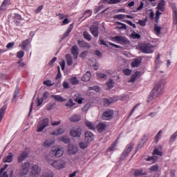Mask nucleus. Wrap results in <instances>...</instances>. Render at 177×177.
Masks as SVG:
<instances>
[{"label": "nucleus", "instance_id": "f257e3e1", "mask_svg": "<svg viewBox=\"0 0 177 177\" xmlns=\"http://www.w3.org/2000/svg\"><path fill=\"white\" fill-rule=\"evenodd\" d=\"M161 86H162V84L161 82H158L155 84L148 97L147 103L153 102L154 99H157V97L161 95V92H162V88Z\"/></svg>", "mask_w": 177, "mask_h": 177}, {"label": "nucleus", "instance_id": "f03ea898", "mask_svg": "<svg viewBox=\"0 0 177 177\" xmlns=\"http://www.w3.org/2000/svg\"><path fill=\"white\" fill-rule=\"evenodd\" d=\"M110 39L112 42H116V44H120V45H127V44H129V40L124 36L111 37Z\"/></svg>", "mask_w": 177, "mask_h": 177}, {"label": "nucleus", "instance_id": "7ed1b4c3", "mask_svg": "<svg viewBox=\"0 0 177 177\" xmlns=\"http://www.w3.org/2000/svg\"><path fill=\"white\" fill-rule=\"evenodd\" d=\"M46 127H49V119L44 118L38 122L37 126V132H42Z\"/></svg>", "mask_w": 177, "mask_h": 177}, {"label": "nucleus", "instance_id": "20e7f679", "mask_svg": "<svg viewBox=\"0 0 177 177\" xmlns=\"http://www.w3.org/2000/svg\"><path fill=\"white\" fill-rule=\"evenodd\" d=\"M140 50L142 53L150 54L154 52V47L151 44H145L140 46Z\"/></svg>", "mask_w": 177, "mask_h": 177}, {"label": "nucleus", "instance_id": "39448f33", "mask_svg": "<svg viewBox=\"0 0 177 177\" xmlns=\"http://www.w3.org/2000/svg\"><path fill=\"white\" fill-rule=\"evenodd\" d=\"M51 167L56 169H63L66 167V161L63 160H55L50 164Z\"/></svg>", "mask_w": 177, "mask_h": 177}, {"label": "nucleus", "instance_id": "423d86ee", "mask_svg": "<svg viewBox=\"0 0 177 177\" xmlns=\"http://www.w3.org/2000/svg\"><path fill=\"white\" fill-rule=\"evenodd\" d=\"M63 150H62L60 148L58 147H53L51 151H50V157H62L63 156Z\"/></svg>", "mask_w": 177, "mask_h": 177}, {"label": "nucleus", "instance_id": "0eeeda50", "mask_svg": "<svg viewBox=\"0 0 177 177\" xmlns=\"http://www.w3.org/2000/svg\"><path fill=\"white\" fill-rule=\"evenodd\" d=\"M20 174L22 176H24L25 175H27L28 173V171H30V162H25L22 163L20 167Z\"/></svg>", "mask_w": 177, "mask_h": 177}, {"label": "nucleus", "instance_id": "6e6552de", "mask_svg": "<svg viewBox=\"0 0 177 177\" xmlns=\"http://www.w3.org/2000/svg\"><path fill=\"white\" fill-rule=\"evenodd\" d=\"M113 115H114V111H113V110L105 111L102 113V120H105L106 121H110V120L113 118Z\"/></svg>", "mask_w": 177, "mask_h": 177}, {"label": "nucleus", "instance_id": "1a4fd4ad", "mask_svg": "<svg viewBox=\"0 0 177 177\" xmlns=\"http://www.w3.org/2000/svg\"><path fill=\"white\" fill-rule=\"evenodd\" d=\"M71 136L73 138H81V135H82V129L81 128L73 129L70 131Z\"/></svg>", "mask_w": 177, "mask_h": 177}, {"label": "nucleus", "instance_id": "9d476101", "mask_svg": "<svg viewBox=\"0 0 177 177\" xmlns=\"http://www.w3.org/2000/svg\"><path fill=\"white\" fill-rule=\"evenodd\" d=\"M133 149V144L131 143L129 145H128L126 147V149H124V151H123L122 154L121 155L120 158H125L127 157V156H128L129 154V153H131V151H132V149Z\"/></svg>", "mask_w": 177, "mask_h": 177}, {"label": "nucleus", "instance_id": "9b49d317", "mask_svg": "<svg viewBox=\"0 0 177 177\" xmlns=\"http://www.w3.org/2000/svg\"><path fill=\"white\" fill-rule=\"evenodd\" d=\"M90 32L95 37H99V26L96 25H91L90 26Z\"/></svg>", "mask_w": 177, "mask_h": 177}, {"label": "nucleus", "instance_id": "f8f14e48", "mask_svg": "<svg viewBox=\"0 0 177 177\" xmlns=\"http://www.w3.org/2000/svg\"><path fill=\"white\" fill-rule=\"evenodd\" d=\"M71 52L73 56V59L77 60V59H78V55H80V52L78 51V46H73L71 49Z\"/></svg>", "mask_w": 177, "mask_h": 177}, {"label": "nucleus", "instance_id": "ddd939ff", "mask_svg": "<svg viewBox=\"0 0 177 177\" xmlns=\"http://www.w3.org/2000/svg\"><path fill=\"white\" fill-rule=\"evenodd\" d=\"M85 142H88L91 143L92 140H93V133L91 131H86L85 132V137H84Z\"/></svg>", "mask_w": 177, "mask_h": 177}, {"label": "nucleus", "instance_id": "4468645a", "mask_svg": "<svg viewBox=\"0 0 177 177\" xmlns=\"http://www.w3.org/2000/svg\"><path fill=\"white\" fill-rule=\"evenodd\" d=\"M113 19H117L118 20H122L124 19H133V17L124 14H119L114 15Z\"/></svg>", "mask_w": 177, "mask_h": 177}, {"label": "nucleus", "instance_id": "2eb2a0df", "mask_svg": "<svg viewBox=\"0 0 177 177\" xmlns=\"http://www.w3.org/2000/svg\"><path fill=\"white\" fill-rule=\"evenodd\" d=\"M96 128H97L98 132L100 133H102V132H103V131H104V129H106V128H107V124H106V123H104V122H100L96 126Z\"/></svg>", "mask_w": 177, "mask_h": 177}, {"label": "nucleus", "instance_id": "dca6fc26", "mask_svg": "<svg viewBox=\"0 0 177 177\" xmlns=\"http://www.w3.org/2000/svg\"><path fill=\"white\" fill-rule=\"evenodd\" d=\"M156 9L160 12H165V1L160 0L158 3Z\"/></svg>", "mask_w": 177, "mask_h": 177}, {"label": "nucleus", "instance_id": "f3484780", "mask_svg": "<svg viewBox=\"0 0 177 177\" xmlns=\"http://www.w3.org/2000/svg\"><path fill=\"white\" fill-rule=\"evenodd\" d=\"M39 172H41V169L38 165H32V170L31 171L32 175H39Z\"/></svg>", "mask_w": 177, "mask_h": 177}, {"label": "nucleus", "instance_id": "a211bd4d", "mask_svg": "<svg viewBox=\"0 0 177 177\" xmlns=\"http://www.w3.org/2000/svg\"><path fill=\"white\" fill-rule=\"evenodd\" d=\"M64 132H66V130L64 129L59 128V129H57L53 131L50 133V135L57 136V135H62V133H64Z\"/></svg>", "mask_w": 177, "mask_h": 177}, {"label": "nucleus", "instance_id": "6ab92c4d", "mask_svg": "<svg viewBox=\"0 0 177 177\" xmlns=\"http://www.w3.org/2000/svg\"><path fill=\"white\" fill-rule=\"evenodd\" d=\"M162 149V146H159L158 148L156 147L152 152L153 156H160V157L162 156V151H161Z\"/></svg>", "mask_w": 177, "mask_h": 177}, {"label": "nucleus", "instance_id": "aec40b11", "mask_svg": "<svg viewBox=\"0 0 177 177\" xmlns=\"http://www.w3.org/2000/svg\"><path fill=\"white\" fill-rule=\"evenodd\" d=\"M142 63V57H139L137 59H135L132 62H131V67H139L140 66V64Z\"/></svg>", "mask_w": 177, "mask_h": 177}, {"label": "nucleus", "instance_id": "412c9836", "mask_svg": "<svg viewBox=\"0 0 177 177\" xmlns=\"http://www.w3.org/2000/svg\"><path fill=\"white\" fill-rule=\"evenodd\" d=\"M27 156H28V153L26 151H23L21 153V154L18 156V162L20 164L23 162L24 160H26L27 158Z\"/></svg>", "mask_w": 177, "mask_h": 177}, {"label": "nucleus", "instance_id": "4be33fe9", "mask_svg": "<svg viewBox=\"0 0 177 177\" xmlns=\"http://www.w3.org/2000/svg\"><path fill=\"white\" fill-rule=\"evenodd\" d=\"M77 44L80 48H86L87 49L91 48L89 44L85 42L84 40H78Z\"/></svg>", "mask_w": 177, "mask_h": 177}, {"label": "nucleus", "instance_id": "5701e85b", "mask_svg": "<svg viewBox=\"0 0 177 177\" xmlns=\"http://www.w3.org/2000/svg\"><path fill=\"white\" fill-rule=\"evenodd\" d=\"M91 72L87 71V72L82 76V80L84 82H88V81H90V80H91Z\"/></svg>", "mask_w": 177, "mask_h": 177}, {"label": "nucleus", "instance_id": "b1692460", "mask_svg": "<svg viewBox=\"0 0 177 177\" xmlns=\"http://www.w3.org/2000/svg\"><path fill=\"white\" fill-rule=\"evenodd\" d=\"M13 161V153L10 152L8 155L3 158V162H12Z\"/></svg>", "mask_w": 177, "mask_h": 177}, {"label": "nucleus", "instance_id": "393cba45", "mask_svg": "<svg viewBox=\"0 0 177 177\" xmlns=\"http://www.w3.org/2000/svg\"><path fill=\"white\" fill-rule=\"evenodd\" d=\"M68 154H76V153H78V147L69 146L68 147Z\"/></svg>", "mask_w": 177, "mask_h": 177}, {"label": "nucleus", "instance_id": "a878e982", "mask_svg": "<svg viewBox=\"0 0 177 177\" xmlns=\"http://www.w3.org/2000/svg\"><path fill=\"white\" fill-rule=\"evenodd\" d=\"M117 143H118V138H117L115 141L111 145V146L106 149V151H114V150H115V146H117Z\"/></svg>", "mask_w": 177, "mask_h": 177}, {"label": "nucleus", "instance_id": "bb28decb", "mask_svg": "<svg viewBox=\"0 0 177 177\" xmlns=\"http://www.w3.org/2000/svg\"><path fill=\"white\" fill-rule=\"evenodd\" d=\"M5 111H6V106H3L0 109V124L2 122V120H3V117H5Z\"/></svg>", "mask_w": 177, "mask_h": 177}, {"label": "nucleus", "instance_id": "cd10ccee", "mask_svg": "<svg viewBox=\"0 0 177 177\" xmlns=\"http://www.w3.org/2000/svg\"><path fill=\"white\" fill-rule=\"evenodd\" d=\"M51 97H53V99H55V102H66V100L59 95H52Z\"/></svg>", "mask_w": 177, "mask_h": 177}, {"label": "nucleus", "instance_id": "c85d7f7f", "mask_svg": "<svg viewBox=\"0 0 177 177\" xmlns=\"http://www.w3.org/2000/svg\"><path fill=\"white\" fill-rule=\"evenodd\" d=\"M8 5H10V0H4L2 2V4L0 7V9L1 10H6V6H8Z\"/></svg>", "mask_w": 177, "mask_h": 177}, {"label": "nucleus", "instance_id": "c756f323", "mask_svg": "<svg viewBox=\"0 0 177 177\" xmlns=\"http://www.w3.org/2000/svg\"><path fill=\"white\" fill-rule=\"evenodd\" d=\"M65 106L68 109H72V107H74V106H75V103L74 102L73 99L70 98L65 104Z\"/></svg>", "mask_w": 177, "mask_h": 177}, {"label": "nucleus", "instance_id": "7c9ffc66", "mask_svg": "<svg viewBox=\"0 0 177 177\" xmlns=\"http://www.w3.org/2000/svg\"><path fill=\"white\" fill-rule=\"evenodd\" d=\"M85 125L88 127V129H91V131H93L94 129H96V126L95 124L89 122V121H86L85 122Z\"/></svg>", "mask_w": 177, "mask_h": 177}, {"label": "nucleus", "instance_id": "2f4dec72", "mask_svg": "<svg viewBox=\"0 0 177 177\" xmlns=\"http://www.w3.org/2000/svg\"><path fill=\"white\" fill-rule=\"evenodd\" d=\"M66 60L67 66H73V57L70 54L66 55Z\"/></svg>", "mask_w": 177, "mask_h": 177}, {"label": "nucleus", "instance_id": "473e14b6", "mask_svg": "<svg viewBox=\"0 0 177 177\" xmlns=\"http://www.w3.org/2000/svg\"><path fill=\"white\" fill-rule=\"evenodd\" d=\"M55 143V140H46V141L44 142L43 145L44 147H50L52 145Z\"/></svg>", "mask_w": 177, "mask_h": 177}, {"label": "nucleus", "instance_id": "72a5a7b5", "mask_svg": "<svg viewBox=\"0 0 177 177\" xmlns=\"http://www.w3.org/2000/svg\"><path fill=\"white\" fill-rule=\"evenodd\" d=\"M139 75H140V71L135 72V73L133 74L131 77L130 82H135V81H136V78H138Z\"/></svg>", "mask_w": 177, "mask_h": 177}, {"label": "nucleus", "instance_id": "f704fd0d", "mask_svg": "<svg viewBox=\"0 0 177 177\" xmlns=\"http://www.w3.org/2000/svg\"><path fill=\"white\" fill-rule=\"evenodd\" d=\"M88 146H89V142L88 141L84 140V142H79V147L80 149H82L83 150H84V149H86Z\"/></svg>", "mask_w": 177, "mask_h": 177}, {"label": "nucleus", "instance_id": "c9c22d12", "mask_svg": "<svg viewBox=\"0 0 177 177\" xmlns=\"http://www.w3.org/2000/svg\"><path fill=\"white\" fill-rule=\"evenodd\" d=\"M81 120V116L79 115H73L70 118V121L72 122H78Z\"/></svg>", "mask_w": 177, "mask_h": 177}, {"label": "nucleus", "instance_id": "e433bc0d", "mask_svg": "<svg viewBox=\"0 0 177 177\" xmlns=\"http://www.w3.org/2000/svg\"><path fill=\"white\" fill-rule=\"evenodd\" d=\"M71 84L73 85H78L80 84V80H78V77H72L70 78Z\"/></svg>", "mask_w": 177, "mask_h": 177}, {"label": "nucleus", "instance_id": "4c0bfd02", "mask_svg": "<svg viewBox=\"0 0 177 177\" xmlns=\"http://www.w3.org/2000/svg\"><path fill=\"white\" fill-rule=\"evenodd\" d=\"M103 102H104V106H110V104H112V103H114V100L113 99L109 100L107 98H104Z\"/></svg>", "mask_w": 177, "mask_h": 177}, {"label": "nucleus", "instance_id": "58836bf2", "mask_svg": "<svg viewBox=\"0 0 177 177\" xmlns=\"http://www.w3.org/2000/svg\"><path fill=\"white\" fill-rule=\"evenodd\" d=\"M44 85H46V86H53L55 85V82H52L50 80H46L43 82Z\"/></svg>", "mask_w": 177, "mask_h": 177}, {"label": "nucleus", "instance_id": "ea45409f", "mask_svg": "<svg viewBox=\"0 0 177 177\" xmlns=\"http://www.w3.org/2000/svg\"><path fill=\"white\" fill-rule=\"evenodd\" d=\"M114 80L111 79L108 82L106 83V86H108L109 89H111L114 87Z\"/></svg>", "mask_w": 177, "mask_h": 177}, {"label": "nucleus", "instance_id": "a19ab883", "mask_svg": "<svg viewBox=\"0 0 177 177\" xmlns=\"http://www.w3.org/2000/svg\"><path fill=\"white\" fill-rule=\"evenodd\" d=\"M162 15L160 10H156V15H155V21L156 23H158V20H160V17Z\"/></svg>", "mask_w": 177, "mask_h": 177}, {"label": "nucleus", "instance_id": "79ce46f5", "mask_svg": "<svg viewBox=\"0 0 177 177\" xmlns=\"http://www.w3.org/2000/svg\"><path fill=\"white\" fill-rule=\"evenodd\" d=\"M133 175L134 176H140L142 175H145V174L143 173V169H137L135 171Z\"/></svg>", "mask_w": 177, "mask_h": 177}, {"label": "nucleus", "instance_id": "37998d69", "mask_svg": "<svg viewBox=\"0 0 177 177\" xmlns=\"http://www.w3.org/2000/svg\"><path fill=\"white\" fill-rule=\"evenodd\" d=\"M83 36L84 39H86L87 41H91L92 39V36L89 35V32L84 31L83 33Z\"/></svg>", "mask_w": 177, "mask_h": 177}, {"label": "nucleus", "instance_id": "c03bdc74", "mask_svg": "<svg viewBox=\"0 0 177 177\" xmlns=\"http://www.w3.org/2000/svg\"><path fill=\"white\" fill-rule=\"evenodd\" d=\"M59 140L64 143H70V138L67 136L60 137Z\"/></svg>", "mask_w": 177, "mask_h": 177}, {"label": "nucleus", "instance_id": "a18cd8bd", "mask_svg": "<svg viewBox=\"0 0 177 177\" xmlns=\"http://www.w3.org/2000/svg\"><path fill=\"white\" fill-rule=\"evenodd\" d=\"M147 22V18H145V20L139 19L137 22V24L141 26V27H145L146 26V23Z\"/></svg>", "mask_w": 177, "mask_h": 177}, {"label": "nucleus", "instance_id": "49530a36", "mask_svg": "<svg viewBox=\"0 0 177 177\" xmlns=\"http://www.w3.org/2000/svg\"><path fill=\"white\" fill-rule=\"evenodd\" d=\"M40 177H53V172L52 171H48L41 175Z\"/></svg>", "mask_w": 177, "mask_h": 177}, {"label": "nucleus", "instance_id": "de8ad7c7", "mask_svg": "<svg viewBox=\"0 0 177 177\" xmlns=\"http://www.w3.org/2000/svg\"><path fill=\"white\" fill-rule=\"evenodd\" d=\"M4 171L5 168H1L0 169V177H9V176L8 175V172Z\"/></svg>", "mask_w": 177, "mask_h": 177}, {"label": "nucleus", "instance_id": "09e8293b", "mask_svg": "<svg viewBox=\"0 0 177 177\" xmlns=\"http://www.w3.org/2000/svg\"><path fill=\"white\" fill-rule=\"evenodd\" d=\"M162 133V131L160 130L155 136L154 140H156V143H158V140H160V139H161V133Z\"/></svg>", "mask_w": 177, "mask_h": 177}, {"label": "nucleus", "instance_id": "8fccbe9b", "mask_svg": "<svg viewBox=\"0 0 177 177\" xmlns=\"http://www.w3.org/2000/svg\"><path fill=\"white\" fill-rule=\"evenodd\" d=\"M122 0H109L107 1V3L109 5H115L116 3H121Z\"/></svg>", "mask_w": 177, "mask_h": 177}, {"label": "nucleus", "instance_id": "3c124183", "mask_svg": "<svg viewBox=\"0 0 177 177\" xmlns=\"http://www.w3.org/2000/svg\"><path fill=\"white\" fill-rule=\"evenodd\" d=\"M84 15L85 16L86 19H88V17H91L92 16V10H87L84 12Z\"/></svg>", "mask_w": 177, "mask_h": 177}, {"label": "nucleus", "instance_id": "603ef678", "mask_svg": "<svg viewBox=\"0 0 177 177\" xmlns=\"http://www.w3.org/2000/svg\"><path fill=\"white\" fill-rule=\"evenodd\" d=\"M22 49H26V48H27V46H28V39H27L26 40L24 41L21 45Z\"/></svg>", "mask_w": 177, "mask_h": 177}, {"label": "nucleus", "instance_id": "864d4df0", "mask_svg": "<svg viewBox=\"0 0 177 177\" xmlns=\"http://www.w3.org/2000/svg\"><path fill=\"white\" fill-rule=\"evenodd\" d=\"M149 171H151L153 172H158V165H156L151 166L149 168Z\"/></svg>", "mask_w": 177, "mask_h": 177}, {"label": "nucleus", "instance_id": "5fc2aeb1", "mask_svg": "<svg viewBox=\"0 0 177 177\" xmlns=\"http://www.w3.org/2000/svg\"><path fill=\"white\" fill-rule=\"evenodd\" d=\"M91 103H87L86 105H84L82 108V111H88L89 109H91Z\"/></svg>", "mask_w": 177, "mask_h": 177}, {"label": "nucleus", "instance_id": "6e6d98bb", "mask_svg": "<svg viewBox=\"0 0 177 177\" xmlns=\"http://www.w3.org/2000/svg\"><path fill=\"white\" fill-rule=\"evenodd\" d=\"M97 77L98 78H104V80H106V78H107V75L102 73H97Z\"/></svg>", "mask_w": 177, "mask_h": 177}, {"label": "nucleus", "instance_id": "4d7b16f0", "mask_svg": "<svg viewBox=\"0 0 177 177\" xmlns=\"http://www.w3.org/2000/svg\"><path fill=\"white\" fill-rule=\"evenodd\" d=\"M24 57V51L20 50L17 53V57L21 59Z\"/></svg>", "mask_w": 177, "mask_h": 177}, {"label": "nucleus", "instance_id": "13d9d810", "mask_svg": "<svg viewBox=\"0 0 177 177\" xmlns=\"http://www.w3.org/2000/svg\"><path fill=\"white\" fill-rule=\"evenodd\" d=\"M89 89H91V91H95V92H100V87L97 86L89 87Z\"/></svg>", "mask_w": 177, "mask_h": 177}, {"label": "nucleus", "instance_id": "bf43d9fd", "mask_svg": "<svg viewBox=\"0 0 177 177\" xmlns=\"http://www.w3.org/2000/svg\"><path fill=\"white\" fill-rule=\"evenodd\" d=\"M123 73L124 75H131V73H132V70H130L129 68H126L123 71Z\"/></svg>", "mask_w": 177, "mask_h": 177}, {"label": "nucleus", "instance_id": "052dcab7", "mask_svg": "<svg viewBox=\"0 0 177 177\" xmlns=\"http://www.w3.org/2000/svg\"><path fill=\"white\" fill-rule=\"evenodd\" d=\"M146 160L147 161H153V162H156L157 158L156 156H149Z\"/></svg>", "mask_w": 177, "mask_h": 177}, {"label": "nucleus", "instance_id": "680f3d73", "mask_svg": "<svg viewBox=\"0 0 177 177\" xmlns=\"http://www.w3.org/2000/svg\"><path fill=\"white\" fill-rule=\"evenodd\" d=\"M143 6H145V3H143V1L140 2V6L137 8L136 12H139V10H142L143 9Z\"/></svg>", "mask_w": 177, "mask_h": 177}, {"label": "nucleus", "instance_id": "e2e57ef3", "mask_svg": "<svg viewBox=\"0 0 177 177\" xmlns=\"http://www.w3.org/2000/svg\"><path fill=\"white\" fill-rule=\"evenodd\" d=\"M154 31H156L157 34H160V32H161V28L160 26H158L157 24H155Z\"/></svg>", "mask_w": 177, "mask_h": 177}, {"label": "nucleus", "instance_id": "0e129e2a", "mask_svg": "<svg viewBox=\"0 0 177 177\" xmlns=\"http://www.w3.org/2000/svg\"><path fill=\"white\" fill-rule=\"evenodd\" d=\"M42 9H44V6L41 5L35 10V12L36 15H38V13H39Z\"/></svg>", "mask_w": 177, "mask_h": 177}, {"label": "nucleus", "instance_id": "69168bd1", "mask_svg": "<svg viewBox=\"0 0 177 177\" xmlns=\"http://www.w3.org/2000/svg\"><path fill=\"white\" fill-rule=\"evenodd\" d=\"M62 86L64 89H68L70 88V85L68 84V82L64 81L62 84Z\"/></svg>", "mask_w": 177, "mask_h": 177}, {"label": "nucleus", "instance_id": "338daca9", "mask_svg": "<svg viewBox=\"0 0 177 177\" xmlns=\"http://www.w3.org/2000/svg\"><path fill=\"white\" fill-rule=\"evenodd\" d=\"M58 73L55 77L56 80H59V78H62V73H60V66L57 67Z\"/></svg>", "mask_w": 177, "mask_h": 177}, {"label": "nucleus", "instance_id": "774afa93", "mask_svg": "<svg viewBox=\"0 0 177 177\" xmlns=\"http://www.w3.org/2000/svg\"><path fill=\"white\" fill-rule=\"evenodd\" d=\"M59 64L61 66L62 70L64 71V68H66V62L63 60L59 63Z\"/></svg>", "mask_w": 177, "mask_h": 177}]
</instances>
